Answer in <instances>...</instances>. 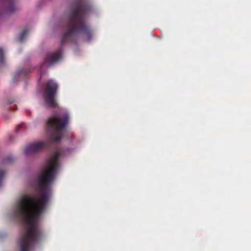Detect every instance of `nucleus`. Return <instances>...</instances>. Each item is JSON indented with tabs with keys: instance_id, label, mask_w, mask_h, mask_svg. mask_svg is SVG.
<instances>
[{
	"instance_id": "obj_1",
	"label": "nucleus",
	"mask_w": 251,
	"mask_h": 251,
	"mask_svg": "<svg viewBox=\"0 0 251 251\" xmlns=\"http://www.w3.org/2000/svg\"><path fill=\"white\" fill-rule=\"evenodd\" d=\"M18 210L22 214L30 219L40 212V205L38 201L34 198L25 196L20 201Z\"/></svg>"
},
{
	"instance_id": "obj_2",
	"label": "nucleus",
	"mask_w": 251,
	"mask_h": 251,
	"mask_svg": "<svg viewBox=\"0 0 251 251\" xmlns=\"http://www.w3.org/2000/svg\"><path fill=\"white\" fill-rule=\"evenodd\" d=\"M67 119L57 116L50 118L48 121V126L51 128L59 130L67 124Z\"/></svg>"
},
{
	"instance_id": "obj_3",
	"label": "nucleus",
	"mask_w": 251,
	"mask_h": 251,
	"mask_svg": "<svg viewBox=\"0 0 251 251\" xmlns=\"http://www.w3.org/2000/svg\"><path fill=\"white\" fill-rule=\"evenodd\" d=\"M34 237V232L33 229H28L26 235L24 236L21 241V250L22 251H26L27 247L29 245L30 241Z\"/></svg>"
},
{
	"instance_id": "obj_4",
	"label": "nucleus",
	"mask_w": 251,
	"mask_h": 251,
	"mask_svg": "<svg viewBox=\"0 0 251 251\" xmlns=\"http://www.w3.org/2000/svg\"><path fill=\"white\" fill-rule=\"evenodd\" d=\"M54 167V164L52 163L43 171L40 179V183L42 185L46 183L50 179L52 176Z\"/></svg>"
},
{
	"instance_id": "obj_5",
	"label": "nucleus",
	"mask_w": 251,
	"mask_h": 251,
	"mask_svg": "<svg viewBox=\"0 0 251 251\" xmlns=\"http://www.w3.org/2000/svg\"><path fill=\"white\" fill-rule=\"evenodd\" d=\"M56 90V86L55 85L53 86L51 90H50L49 88H48L47 90V92L48 94L49 95V99H48V102H50V100L51 98V95L53 93L55 92V91Z\"/></svg>"
},
{
	"instance_id": "obj_6",
	"label": "nucleus",
	"mask_w": 251,
	"mask_h": 251,
	"mask_svg": "<svg viewBox=\"0 0 251 251\" xmlns=\"http://www.w3.org/2000/svg\"><path fill=\"white\" fill-rule=\"evenodd\" d=\"M42 146V144L41 143H37L36 144L33 145L31 146V149L33 151H36L41 148Z\"/></svg>"
},
{
	"instance_id": "obj_7",
	"label": "nucleus",
	"mask_w": 251,
	"mask_h": 251,
	"mask_svg": "<svg viewBox=\"0 0 251 251\" xmlns=\"http://www.w3.org/2000/svg\"><path fill=\"white\" fill-rule=\"evenodd\" d=\"M55 105V104H54V102H52V103H50V106H53V105Z\"/></svg>"
}]
</instances>
